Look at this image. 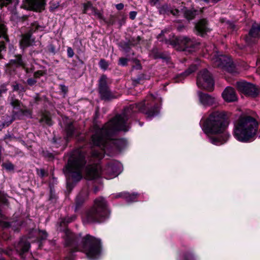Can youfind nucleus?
<instances>
[{"instance_id":"obj_1","label":"nucleus","mask_w":260,"mask_h":260,"mask_svg":"<svg viewBox=\"0 0 260 260\" xmlns=\"http://www.w3.org/2000/svg\"><path fill=\"white\" fill-rule=\"evenodd\" d=\"M159 99L152 94L148 95L143 102L125 108L121 114L116 115L102 128L95 125L91 141L93 145L98 147L92 150V156L101 159L104 153L110 155L123 149L126 146V141L113 139L112 134L118 131H127L129 125L127 121L135 112L139 111L144 113L150 119L157 115L159 112Z\"/></svg>"},{"instance_id":"obj_2","label":"nucleus","mask_w":260,"mask_h":260,"mask_svg":"<svg viewBox=\"0 0 260 260\" xmlns=\"http://www.w3.org/2000/svg\"><path fill=\"white\" fill-rule=\"evenodd\" d=\"M85 153L81 149L75 150L68 160L63 171L67 177V186H70V181L78 182L82 178V173L84 170L87 179L91 180L99 177L101 173L107 175L108 179L117 176L121 172V164L117 161H112L108 164L102 171L97 157L91 156L85 160Z\"/></svg>"},{"instance_id":"obj_3","label":"nucleus","mask_w":260,"mask_h":260,"mask_svg":"<svg viewBox=\"0 0 260 260\" xmlns=\"http://www.w3.org/2000/svg\"><path fill=\"white\" fill-rule=\"evenodd\" d=\"M201 124L202 128L206 134L221 135L209 138L210 142L214 145H220L224 143L230 137L229 134L226 131L229 124L228 116L224 111L212 112Z\"/></svg>"},{"instance_id":"obj_4","label":"nucleus","mask_w":260,"mask_h":260,"mask_svg":"<svg viewBox=\"0 0 260 260\" xmlns=\"http://www.w3.org/2000/svg\"><path fill=\"white\" fill-rule=\"evenodd\" d=\"M257 123L251 116H240L234 122L233 135L238 141L247 143L255 139Z\"/></svg>"},{"instance_id":"obj_5","label":"nucleus","mask_w":260,"mask_h":260,"mask_svg":"<svg viewBox=\"0 0 260 260\" xmlns=\"http://www.w3.org/2000/svg\"><path fill=\"white\" fill-rule=\"evenodd\" d=\"M107 202L102 197L96 198L92 208L82 216L84 223L100 222L109 216Z\"/></svg>"},{"instance_id":"obj_6","label":"nucleus","mask_w":260,"mask_h":260,"mask_svg":"<svg viewBox=\"0 0 260 260\" xmlns=\"http://www.w3.org/2000/svg\"><path fill=\"white\" fill-rule=\"evenodd\" d=\"M82 250L88 257L96 258L101 253V241L93 237L87 235L81 241Z\"/></svg>"},{"instance_id":"obj_7","label":"nucleus","mask_w":260,"mask_h":260,"mask_svg":"<svg viewBox=\"0 0 260 260\" xmlns=\"http://www.w3.org/2000/svg\"><path fill=\"white\" fill-rule=\"evenodd\" d=\"M11 105L13 107L12 117L7 116V120H5L2 124V128L9 125L16 119H21L23 116L31 117V113L28 110H23L21 108L20 103L17 100L12 99Z\"/></svg>"},{"instance_id":"obj_8","label":"nucleus","mask_w":260,"mask_h":260,"mask_svg":"<svg viewBox=\"0 0 260 260\" xmlns=\"http://www.w3.org/2000/svg\"><path fill=\"white\" fill-rule=\"evenodd\" d=\"M212 60L215 67L220 68L232 74L238 73L231 59L227 56L216 54Z\"/></svg>"},{"instance_id":"obj_9","label":"nucleus","mask_w":260,"mask_h":260,"mask_svg":"<svg viewBox=\"0 0 260 260\" xmlns=\"http://www.w3.org/2000/svg\"><path fill=\"white\" fill-rule=\"evenodd\" d=\"M197 86L202 89L211 91L214 83L210 73L206 69L200 72L197 78Z\"/></svg>"},{"instance_id":"obj_10","label":"nucleus","mask_w":260,"mask_h":260,"mask_svg":"<svg viewBox=\"0 0 260 260\" xmlns=\"http://www.w3.org/2000/svg\"><path fill=\"white\" fill-rule=\"evenodd\" d=\"M172 44L179 51H192L194 48L196 43L193 39L187 37L181 36L176 38Z\"/></svg>"},{"instance_id":"obj_11","label":"nucleus","mask_w":260,"mask_h":260,"mask_svg":"<svg viewBox=\"0 0 260 260\" xmlns=\"http://www.w3.org/2000/svg\"><path fill=\"white\" fill-rule=\"evenodd\" d=\"M99 90L102 100L108 101L117 98L109 89L107 83V77L105 75L102 76L99 80Z\"/></svg>"},{"instance_id":"obj_12","label":"nucleus","mask_w":260,"mask_h":260,"mask_svg":"<svg viewBox=\"0 0 260 260\" xmlns=\"http://www.w3.org/2000/svg\"><path fill=\"white\" fill-rule=\"evenodd\" d=\"M237 87L239 91L252 97L257 96L260 92L259 89L255 85L243 81L237 82Z\"/></svg>"},{"instance_id":"obj_13","label":"nucleus","mask_w":260,"mask_h":260,"mask_svg":"<svg viewBox=\"0 0 260 260\" xmlns=\"http://www.w3.org/2000/svg\"><path fill=\"white\" fill-rule=\"evenodd\" d=\"M64 234L66 245L70 247L72 252L78 250L79 243L81 239V235H76L68 230L65 231Z\"/></svg>"},{"instance_id":"obj_14","label":"nucleus","mask_w":260,"mask_h":260,"mask_svg":"<svg viewBox=\"0 0 260 260\" xmlns=\"http://www.w3.org/2000/svg\"><path fill=\"white\" fill-rule=\"evenodd\" d=\"M45 0H23L24 9L36 12H41L45 8Z\"/></svg>"},{"instance_id":"obj_15","label":"nucleus","mask_w":260,"mask_h":260,"mask_svg":"<svg viewBox=\"0 0 260 260\" xmlns=\"http://www.w3.org/2000/svg\"><path fill=\"white\" fill-rule=\"evenodd\" d=\"M260 38V23H254L249 31L248 35L246 37V42L251 44L256 42V40Z\"/></svg>"},{"instance_id":"obj_16","label":"nucleus","mask_w":260,"mask_h":260,"mask_svg":"<svg viewBox=\"0 0 260 260\" xmlns=\"http://www.w3.org/2000/svg\"><path fill=\"white\" fill-rule=\"evenodd\" d=\"M200 103L204 106L215 105L217 104L216 99L207 93L198 92Z\"/></svg>"},{"instance_id":"obj_17","label":"nucleus","mask_w":260,"mask_h":260,"mask_svg":"<svg viewBox=\"0 0 260 260\" xmlns=\"http://www.w3.org/2000/svg\"><path fill=\"white\" fill-rule=\"evenodd\" d=\"M222 96L224 101L228 102H235L237 97L234 89L231 87H227L222 93Z\"/></svg>"},{"instance_id":"obj_18","label":"nucleus","mask_w":260,"mask_h":260,"mask_svg":"<svg viewBox=\"0 0 260 260\" xmlns=\"http://www.w3.org/2000/svg\"><path fill=\"white\" fill-rule=\"evenodd\" d=\"M29 247V243L26 241L25 239H22L16 246L15 248L21 258H24L23 255L28 251Z\"/></svg>"},{"instance_id":"obj_19","label":"nucleus","mask_w":260,"mask_h":260,"mask_svg":"<svg viewBox=\"0 0 260 260\" xmlns=\"http://www.w3.org/2000/svg\"><path fill=\"white\" fill-rule=\"evenodd\" d=\"M196 29L199 35L204 36L210 31V29L208 27L207 21L206 19H202L200 20L196 25Z\"/></svg>"},{"instance_id":"obj_20","label":"nucleus","mask_w":260,"mask_h":260,"mask_svg":"<svg viewBox=\"0 0 260 260\" xmlns=\"http://www.w3.org/2000/svg\"><path fill=\"white\" fill-rule=\"evenodd\" d=\"M159 13L162 15H169L172 14L177 16L179 14V11L176 9L170 7L168 5L165 4L158 8Z\"/></svg>"},{"instance_id":"obj_21","label":"nucleus","mask_w":260,"mask_h":260,"mask_svg":"<svg viewBox=\"0 0 260 260\" xmlns=\"http://www.w3.org/2000/svg\"><path fill=\"white\" fill-rule=\"evenodd\" d=\"M88 192L87 190H82L77 196L76 198V208L75 211L88 198Z\"/></svg>"},{"instance_id":"obj_22","label":"nucleus","mask_w":260,"mask_h":260,"mask_svg":"<svg viewBox=\"0 0 260 260\" xmlns=\"http://www.w3.org/2000/svg\"><path fill=\"white\" fill-rule=\"evenodd\" d=\"M115 198H122L125 200L127 203L137 201V196L136 194H130L128 192H120L114 196Z\"/></svg>"},{"instance_id":"obj_23","label":"nucleus","mask_w":260,"mask_h":260,"mask_svg":"<svg viewBox=\"0 0 260 260\" xmlns=\"http://www.w3.org/2000/svg\"><path fill=\"white\" fill-rule=\"evenodd\" d=\"M197 70L196 65H192L186 71H185L183 73L181 74L179 76H178L176 79L175 82H181L183 79L184 76H187L191 74L192 72L195 71Z\"/></svg>"},{"instance_id":"obj_24","label":"nucleus","mask_w":260,"mask_h":260,"mask_svg":"<svg viewBox=\"0 0 260 260\" xmlns=\"http://www.w3.org/2000/svg\"><path fill=\"white\" fill-rule=\"evenodd\" d=\"M30 38L31 36L29 34L23 36L22 40L20 42V45L21 48H24L32 45Z\"/></svg>"},{"instance_id":"obj_25","label":"nucleus","mask_w":260,"mask_h":260,"mask_svg":"<svg viewBox=\"0 0 260 260\" xmlns=\"http://www.w3.org/2000/svg\"><path fill=\"white\" fill-rule=\"evenodd\" d=\"M35 234L37 237L36 241L41 242L46 239L47 234L45 231L34 230L31 232L30 234Z\"/></svg>"},{"instance_id":"obj_26","label":"nucleus","mask_w":260,"mask_h":260,"mask_svg":"<svg viewBox=\"0 0 260 260\" xmlns=\"http://www.w3.org/2000/svg\"><path fill=\"white\" fill-rule=\"evenodd\" d=\"M40 122L48 125H51L52 124V121L50 113L48 112L43 113L42 115Z\"/></svg>"},{"instance_id":"obj_27","label":"nucleus","mask_w":260,"mask_h":260,"mask_svg":"<svg viewBox=\"0 0 260 260\" xmlns=\"http://www.w3.org/2000/svg\"><path fill=\"white\" fill-rule=\"evenodd\" d=\"M76 219V216L75 215L68 216L64 218H61L59 220L60 226L66 227L67 223L74 221Z\"/></svg>"},{"instance_id":"obj_28","label":"nucleus","mask_w":260,"mask_h":260,"mask_svg":"<svg viewBox=\"0 0 260 260\" xmlns=\"http://www.w3.org/2000/svg\"><path fill=\"white\" fill-rule=\"evenodd\" d=\"M10 63L11 65H14L16 67H22L24 68H25V64L20 55L16 56L14 59L11 60Z\"/></svg>"},{"instance_id":"obj_29","label":"nucleus","mask_w":260,"mask_h":260,"mask_svg":"<svg viewBox=\"0 0 260 260\" xmlns=\"http://www.w3.org/2000/svg\"><path fill=\"white\" fill-rule=\"evenodd\" d=\"M66 129L68 139L71 138L76 135L74 126L72 123L68 125Z\"/></svg>"},{"instance_id":"obj_30","label":"nucleus","mask_w":260,"mask_h":260,"mask_svg":"<svg viewBox=\"0 0 260 260\" xmlns=\"http://www.w3.org/2000/svg\"><path fill=\"white\" fill-rule=\"evenodd\" d=\"M89 10H90L91 12H93L94 11V8L92 6V4L90 2H88L83 5V13L84 14H87L88 13Z\"/></svg>"},{"instance_id":"obj_31","label":"nucleus","mask_w":260,"mask_h":260,"mask_svg":"<svg viewBox=\"0 0 260 260\" xmlns=\"http://www.w3.org/2000/svg\"><path fill=\"white\" fill-rule=\"evenodd\" d=\"M184 16L185 17L188 19L191 20L192 19L195 15H196V11L190 10H187L184 11Z\"/></svg>"},{"instance_id":"obj_32","label":"nucleus","mask_w":260,"mask_h":260,"mask_svg":"<svg viewBox=\"0 0 260 260\" xmlns=\"http://www.w3.org/2000/svg\"><path fill=\"white\" fill-rule=\"evenodd\" d=\"M0 38H3L8 41V37L6 35V28L4 24H0Z\"/></svg>"},{"instance_id":"obj_33","label":"nucleus","mask_w":260,"mask_h":260,"mask_svg":"<svg viewBox=\"0 0 260 260\" xmlns=\"http://www.w3.org/2000/svg\"><path fill=\"white\" fill-rule=\"evenodd\" d=\"M2 166L9 171H13L14 169V165L10 161L3 163Z\"/></svg>"},{"instance_id":"obj_34","label":"nucleus","mask_w":260,"mask_h":260,"mask_svg":"<svg viewBox=\"0 0 260 260\" xmlns=\"http://www.w3.org/2000/svg\"><path fill=\"white\" fill-rule=\"evenodd\" d=\"M99 65L101 68L104 70H106L109 66L108 62L104 59H101L100 60Z\"/></svg>"},{"instance_id":"obj_35","label":"nucleus","mask_w":260,"mask_h":260,"mask_svg":"<svg viewBox=\"0 0 260 260\" xmlns=\"http://www.w3.org/2000/svg\"><path fill=\"white\" fill-rule=\"evenodd\" d=\"M46 74V72L44 70H39L36 71L34 73V77L36 78H40L41 76L44 75Z\"/></svg>"},{"instance_id":"obj_36","label":"nucleus","mask_w":260,"mask_h":260,"mask_svg":"<svg viewBox=\"0 0 260 260\" xmlns=\"http://www.w3.org/2000/svg\"><path fill=\"white\" fill-rule=\"evenodd\" d=\"M37 174L41 178H43L47 175V173L43 169H37Z\"/></svg>"},{"instance_id":"obj_37","label":"nucleus","mask_w":260,"mask_h":260,"mask_svg":"<svg viewBox=\"0 0 260 260\" xmlns=\"http://www.w3.org/2000/svg\"><path fill=\"white\" fill-rule=\"evenodd\" d=\"M128 59L125 58H120L119 59L118 64L122 66H125L127 64Z\"/></svg>"},{"instance_id":"obj_38","label":"nucleus","mask_w":260,"mask_h":260,"mask_svg":"<svg viewBox=\"0 0 260 260\" xmlns=\"http://www.w3.org/2000/svg\"><path fill=\"white\" fill-rule=\"evenodd\" d=\"M67 53L69 57H72L74 55V52L73 50L71 47H68L67 49Z\"/></svg>"},{"instance_id":"obj_39","label":"nucleus","mask_w":260,"mask_h":260,"mask_svg":"<svg viewBox=\"0 0 260 260\" xmlns=\"http://www.w3.org/2000/svg\"><path fill=\"white\" fill-rule=\"evenodd\" d=\"M12 0H0V7L7 6L11 2Z\"/></svg>"},{"instance_id":"obj_40","label":"nucleus","mask_w":260,"mask_h":260,"mask_svg":"<svg viewBox=\"0 0 260 260\" xmlns=\"http://www.w3.org/2000/svg\"><path fill=\"white\" fill-rule=\"evenodd\" d=\"M137 12L136 11H131L129 12V18L132 20H134L136 18V17L137 16Z\"/></svg>"},{"instance_id":"obj_41","label":"nucleus","mask_w":260,"mask_h":260,"mask_svg":"<svg viewBox=\"0 0 260 260\" xmlns=\"http://www.w3.org/2000/svg\"><path fill=\"white\" fill-rule=\"evenodd\" d=\"M36 82L37 81L36 80L32 78H29L27 81L28 84L30 86L34 85L36 83Z\"/></svg>"},{"instance_id":"obj_42","label":"nucleus","mask_w":260,"mask_h":260,"mask_svg":"<svg viewBox=\"0 0 260 260\" xmlns=\"http://www.w3.org/2000/svg\"><path fill=\"white\" fill-rule=\"evenodd\" d=\"M185 260H194V257L192 254L188 253L185 256Z\"/></svg>"},{"instance_id":"obj_43","label":"nucleus","mask_w":260,"mask_h":260,"mask_svg":"<svg viewBox=\"0 0 260 260\" xmlns=\"http://www.w3.org/2000/svg\"><path fill=\"white\" fill-rule=\"evenodd\" d=\"M115 7L118 10H121L124 8V5L122 3H119L116 5Z\"/></svg>"},{"instance_id":"obj_44","label":"nucleus","mask_w":260,"mask_h":260,"mask_svg":"<svg viewBox=\"0 0 260 260\" xmlns=\"http://www.w3.org/2000/svg\"><path fill=\"white\" fill-rule=\"evenodd\" d=\"M58 6H59V4L58 3L55 4L54 5H52L50 6V9L51 10H53L57 8Z\"/></svg>"},{"instance_id":"obj_45","label":"nucleus","mask_w":260,"mask_h":260,"mask_svg":"<svg viewBox=\"0 0 260 260\" xmlns=\"http://www.w3.org/2000/svg\"><path fill=\"white\" fill-rule=\"evenodd\" d=\"M13 88L14 90H18L20 89V85L18 84H16L15 85H13Z\"/></svg>"},{"instance_id":"obj_46","label":"nucleus","mask_w":260,"mask_h":260,"mask_svg":"<svg viewBox=\"0 0 260 260\" xmlns=\"http://www.w3.org/2000/svg\"><path fill=\"white\" fill-rule=\"evenodd\" d=\"M5 199L3 196V194L1 192H0V203H4L5 202Z\"/></svg>"},{"instance_id":"obj_47","label":"nucleus","mask_w":260,"mask_h":260,"mask_svg":"<svg viewBox=\"0 0 260 260\" xmlns=\"http://www.w3.org/2000/svg\"><path fill=\"white\" fill-rule=\"evenodd\" d=\"M256 65L258 67V71L260 72V59L257 60Z\"/></svg>"},{"instance_id":"obj_48","label":"nucleus","mask_w":260,"mask_h":260,"mask_svg":"<svg viewBox=\"0 0 260 260\" xmlns=\"http://www.w3.org/2000/svg\"><path fill=\"white\" fill-rule=\"evenodd\" d=\"M65 260H74L73 259V256L72 255H70L69 257H66Z\"/></svg>"},{"instance_id":"obj_49","label":"nucleus","mask_w":260,"mask_h":260,"mask_svg":"<svg viewBox=\"0 0 260 260\" xmlns=\"http://www.w3.org/2000/svg\"><path fill=\"white\" fill-rule=\"evenodd\" d=\"M5 48V46L4 44H1L0 45V51L4 50Z\"/></svg>"},{"instance_id":"obj_50","label":"nucleus","mask_w":260,"mask_h":260,"mask_svg":"<svg viewBox=\"0 0 260 260\" xmlns=\"http://www.w3.org/2000/svg\"><path fill=\"white\" fill-rule=\"evenodd\" d=\"M98 191V189L96 187L94 188V192L96 193Z\"/></svg>"},{"instance_id":"obj_51","label":"nucleus","mask_w":260,"mask_h":260,"mask_svg":"<svg viewBox=\"0 0 260 260\" xmlns=\"http://www.w3.org/2000/svg\"><path fill=\"white\" fill-rule=\"evenodd\" d=\"M158 57H160V58H164V57H162V55H159V56H158Z\"/></svg>"},{"instance_id":"obj_52","label":"nucleus","mask_w":260,"mask_h":260,"mask_svg":"<svg viewBox=\"0 0 260 260\" xmlns=\"http://www.w3.org/2000/svg\"><path fill=\"white\" fill-rule=\"evenodd\" d=\"M29 239H30L31 238H32L31 236L30 235L29 237H28Z\"/></svg>"},{"instance_id":"obj_53","label":"nucleus","mask_w":260,"mask_h":260,"mask_svg":"<svg viewBox=\"0 0 260 260\" xmlns=\"http://www.w3.org/2000/svg\"><path fill=\"white\" fill-rule=\"evenodd\" d=\"M140 66H139V67H138V68H137V69H140Z\"/></svg>"}]
</instances>
